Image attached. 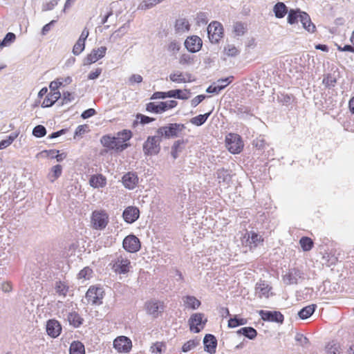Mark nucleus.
Segmentation results:
<instances>
[{
  "label": "nucleus",
  "mask_w": 354,
  "mask_h": 354,
  "mask_svg": "<svg viewBox=\"0 0 354 354\" xmlns=\"http://www.w3.org/2000/svg\"><path fill=\"white\" fill-rule=\"evenodd\" d=\"M186 127L180 123H170L156 130V133L162 138L170 139L183 137L185 135Z\"/></svg>",
  "instance_id": "nucleus-1"
},
{
  "label": "nucleus",
  "mask_w": 354,
  "mask_h": 354,
  "mask_svg": "<svg viewBox=\"0 0 354 354\" xmlns=\"http://www.w3.org/2000/svg\"><path fill=\"white\" fill-rule=\"evenodd\" d=\"M110 265L113 270L120 274L129 272L131 268L130 260L124 254H115Z\"/></svg>",
  "instance_id": "nucleus-2"
},
{
  "label": "nucleus",
  "mask_w": 354,
  "mask_h": 354,
  "mask_svg": "<svg viewBox=\"0 0 354 354\" xmlns=\"http://www.w3.org/2000/svg\"><path fill=\"white\" fill-rule=\"evenodd\" d=\"M162 138L157 133L156 136H149L143 144V151L147 156L158 154L160 151V142Z\"/></svg>",
  "instance_id": "nucleus-3"
},
{
  "label": "nucleus",
  "mask_w": 354,
  "mask_h": 354,
  "mask_svg": "<svg viewBox=\"0 0 354 354\" xmlns=\"http://www.w3.org/2000/svg\"><path fill=\"white\" fill-rule=\"evenodd\" d=\"M91 226L97 230H104L109 223V215L104 210L93 212L91 218Z\"/></svg>",
  "instance_id": "nucleus-4"
},
{
  "label": "nucleus",
  "mask_w": 354,
  "mask_h": 354,
  "mask_svg": "<svg viewBox=\"0 0 354 354\" xmlns=\"http://www.w3.org/2000/svg\"><path fill=\"white\" fill-rule=\"evenodd\" d=\"M207 34L212 43H218L223 36V28L222 24L216 21L211 22L207 27Z\"/></svg>",
  "instance_id": "nucleus-5"
},
{
  "label": "nucleus",
  "mask_w": 354,
  "mask_h": 354,
  "mask_svg": "<svg viewBox=\"0 0 354 354\" xmlns=\"http://www.w3.org/2000/svg\"><path fill=\"white\" fill-rule=\"evenodd\" d=\"M226 147L232 153H239L241 151L243 144L241 138L234 133H230L225 138Z\"/></svg>",
  "instance_id": "nucleus-6"
},
{
  "label": "nucleus",
  "mask_w": 354,
  "mask_h": 354,
  "mask_svg": "<svg viewBox=\"0 0 354 354\" xmlns=\"http://www.w3.org/2000/svg\"><path fill=\"white\" fill-rule=\"evenodd\" d=\"M122 247L128 252L134 253L140 249L141 244L138 238L133 234H130L124 239Z\"/></svg>",
  "instance_id": "nucleus-7"
},
{
  "label": "nucleus",
  "mask_w": 354,
  "mask_h": 354,
  "mask_svg": "<svg viewBox=\"0 0 354 354\" xmlns=\"http://www.w3.org/2000/svg\"><path fill=\"white\" fill-rule=\"evenodd\" d=\"M203 313H194L189 319V329L194 333H199L204 328L207 319L203 320Z\"/></svg>",
  "instance_id": "nucleus-8"
},
{
  "label": "nucleus",
  "mask_w": 354,
  "mask_h": 354,
  "mask_svg": "<svg viewBox=\"0 0 354 354\" xmlns=\"http://www.w3.org/2000/svg\"><path fill=\"white\" fill-rule=\"evenodd\" d=\"M103 292L101 288L90 287L86 293V299L88 303H91L93 305L101 304Z\"/></svg>",
  "instance_id": "nucleus-9"
},
{
  "label": "nucleus",
  "mask_w": 354,
  "mask_h": 354,
  "mask_svg": "<svg viewBox=\"0 0 354 354\" xmlns=\"http://www.w3.org/2000/svg\"><path fill=\"white\" fill-rule=\"evenodd\" d=\"M145 309L147 314L156 318L164 310V304L160 301L151 299L145 303Z\"/></svg>",
  "instance_id": "nucleus-10"
},
{
  "label": "nucleus",
  "mask_w": 354,
  "mask_h": 354,
  "mask_svg": "<svg viewBox=\"0 0 354 354\" xmlns=\"http://www.w3.org/2000/svg\"><path fill=\"white\" fill-rule=\"evenodd\" d=\"M117 140L118 139L115 137H111L110 136L106 135L101 138L100 142L104 147H107L109 149H116L122 151L127 147V144H120Z\"/></svg>",
  "instance_id": "nucleus-11"
},
{
  "label": "nucleus",
  "mask_w": 354,
  "mask_h": 354,
  "mask_svg": "<svg viewBox=\"0 0 354 354\" xmlns=\"http://www.w3.org/2000/svg\"><path fill=\"white\" fill-rule=\"evenodd\" d=\"M259 315L263 321L273 322L282 324L283 322V315L279 311H268L261 310L259 312Z\"/></svg>",
  "instance_id": "nucleus-12"
},
{
  "label": "nucleus",
  "mask_w": 354,
  "mask_h": 354,
  "mask_svg": "<svg viewBox=\"0 0 354 354\" xmlns=\"http://www.w3.org/2000/svg\"><path fill=\"white\" fill-rule=\"evenodd\" d=\"M303 277V273L297 268L290 269L288 273L283 276V281L286 285L297 284L299 280Z\"/></svg>",
  "instance_id": "nucleus-13"
},
{
  "label": "nucleus",
  "mask_w": 354,
  "mask_h": 354,
  "mask_svg": "<svg viewBox=\"0 0 354 354\" xmlns=\"http://www.w3.org/2000/svg\"><path fill=\"white\" fill-rule=\"evenodd\" d=\"M113 347L119 352H129L131 347L132 343L129 338L125 336H120L113 341Z\"/></svg>",
  "instance_id": "nucleus-14"
},
{
  "label": "nucleus",
  "mask_w": 354,
  "mask_h": 354,
  "mask_svg": "<svg viewBox=\"0 0 354 354\" xmlns=\"http://www.w3.org/2000/svg\"><path fill=\"white\" fill-rule=\"evenodd\" d=\"M233 76H230L224 79H219L214 85L209 86L207 89L206 92L208 93H218L224 89L228 84H230L232 80Z\"/></svg>",
  "instance_id": "nucleus-15"
},
{
  "label": "nucleus",
  "mask_w": 354,
  "mask_h": 354,
  "mask_svg": "<svg viewBox=\"0 0 354 354\" xmlns=\"http://www.w3.org/2000/svg\"><path fill=\"white\" fill-rule=\"evenodd\" d=\"M46 328L47 334L53 338L57 337L62 332L60 323L54 319H49L46 322Z\"/></svg>",
  "instance_id": "nucleus-16"
},
{
  "label": "nucleus",
  "mask_w": 354,
  "mask_h": 354,
  "mask_svg": "<svg viewBox=\"0 0 354 354\" xmlns=\"http://www.w3.org/2000/svg\"><path fill=\"white\" fill-rule=\"evenodd\" d=\"M185 46L189 52L196 53L201 48L202 40L198 36L189 37L185 41Z\"/></svg>",
  "instance_id": "nucleus-17"
},
{
  "label": "nucleus",
  "mask_w": 354,
  "mask_h": 354,
  "mask_svg": "<svg viewBox=\"0 0 354 354\" xmlns=\"http://www.w3.org/2000/svg\"><path fill=\"white\" fill-rule=\"evenodd\" d=\"M139 215L140 211L138 208L132 206L127 207L122 214L124 220L128 223L135 222L139 218Z\"/></svg>",
  "instance_id": "nucleus-18"
},
{
  "label": "nucleus",
  "mask_w": 354,
  "mask_h": 354,
  "mask_svg": "<svg viewBox=\"0 0 354 354\" xmlns=\"http://www.w3.org/2000/svg\"><path fill=\"white\" fill-rule=\"evenodd\" d=\"M122 181L127 189H133L138 183V177L136 173L128 172L123 176Z\"/></svg>",
  "instance_id": "nucleus-19"
},
{
  "label": "nucleus",
  "mask_w": 354,
  "mask_h": 354,
  "mask_svg": "<svg viewBox=\"0 0 354 354\" xmlns=\"http://www.w3.org/2000/svg\"><path fill=\"white\" fill-rule=\"evenodd\" d=\"M106 51L105 46H101L97 49H93L91 53L87 55L86 62L87 64L96 62L98 59L104 57Z\"/></svg>",
  "instance_id": "nucleus-20"
},
{
  "label": "nucleus",
  "mask_w": 354,
  "mask_h": 354,
  "mask_svg": "<svg viewBox=\"0 0 354 354\" xmlns=\"http://www.w3.org/2000/svg\"><path fill=\"white\" fill-rule=\"evenodd\" d=\"M169 80L175 83H185L187 82H191L192 75L188 73H183L178 71H174L171 73L169 76Z\"/></svg>",
  "instance_id": "nucleus-21"
},
{
  "label": "nucleus",
  "mask_w": 354,
  "mask_h": 354,
  "mask_svg": "<svg viewBox=\"0 0 354 354\" xmlns=\"http://www.w3.org/2000/svg\"><path fill=\"white\" fill-rule=\"evenodd\" d=\"M205 351L212 354L216 352L217 341L216 337L211 334H207L203 339Z\"/></svg>",
  "instance_id": "nucleus-22"
},
{
  "label": "nucleus",
  "mask_w": 354,
  "mask_h": 354,
  "mask_svg": "<svg viewBox=\"0 0 354 354\" xmlns=\"http://www.w3.org/2000/svg\"><path fill=\"white\" fill-rule=\"evenodd\" d=\"M299 21L302 24L304 28L309 32H314L315 30V26L311 22L310 16L306 12H299Z\"/></svg>",
  "instance_id": "nucleus-23"
},
{
  "label": "nucleus",
  "mask_w": 354,
  "mask_h": 354,
  "mask_svg": "<svg viewBox=\"0 0 354 354\" xmlns=\"http://www.w3.org/2000/svg\"><path fill=\"white\" fill-rule=\"evenodd\" d=\"M89 184L93 188L104 187L106 185V178L102 174L93 175L89 179Z\"/></svg>",
  "instance_id": "nucleus-24"
},
{
  "label": "nucleus",
  "mask_w": 354,
  "mask_h": 354,
  "mask_svg": "<svg viewBox=\"0 0 354 354\" xmlns=\"http://www.w3.org/2000/svg\"><path fill=\"white\" fill-rule=\"evenodd\" d=\"M67 320L69 324L75 328L80 327L83 323V318L75 311H72L68 313Z\"/></svg>",
  "instance_id": "nucleus-25"
},
{
  "label": "nucleus",
  "mask_w": 354,
  "mask_h": 354,
  "mask_svg": "<svg viewBox=\"0 0 354 354\" xmlns=\"http://www.w3.org/2000/svg\"><path fill=\"white\" fill-rule=\"evenodd\" d=\"M270 288L264 282L257 283L255 288L256 295L261 298L263 297L268 298L270 295Z\"/></svg>",
  "instance_id": "nucleus-26"
},
{
  "label": "nucleus",
  "mask_w": 354,
  "mask_h": 354,
  "mask_svg": "<svg viewBox=\"0 0 354 354\" xmlns=\"http://www.w3.org/2000/svg\"><path fill=\"white\" fill-rule=\"evenodd\" d=\"M61 97L59 91L52 92L48 94L42 102L43 107H50L53 105Z\"/></svg>",
  "instance_id": "nucleus-27"
},
{
  "label": "nucleus",
  "mask_w": 354,
  "mask_h": 354,
  "mask_svg": "<svg viewBox=\"0 0 354 354\" xmlns=\"http://www.w3.org/2000/svg\"><path fill=\"white\" fill-rule=\"evenodd\" d=\"M189 30V21L184 18L176 19L175 30L177 33H183Z\"/></svg>",
  "instance_id": "nucleus-28"
},
{
  "label": "nucleus",
  "mask_w": 354,
  "mask_h": 354,
  "mask_svg": "<svg viewBox=\"0 0 354 354\" xmlns=\"http://www.w3.org/2000/svg\"><path fill=\"white\" fill-rule=\"evenodd\" d=\"M216 176L219 183H228L231 180V176L229 171L224 168L218 169L216 173Z\"/></svg>",
  "instance_id": "nucleus-29"
},
{
  "label": "nucleus",
  "mask_w": 354,
  "mask_h": 354,
  "mask_svg": "<svg viewBox=\"0 0 354 354\" xmlns=\"http://www.w3.org/2000/svg\"><path fill=\"white\" fill-rule=\"evenodd\" d=\"M316 308H317V306L315 304H311V305L307 306L303 308L302 309H301L298 312V316L301 319H306L313 314Z\"/></svg>",
  "instance_id": "nucleus-30"
},
{
  "label": "nucleus",
  "mask_w": 354,
  "mask_h": 354,
  "mask_svg": "<svg viewBox=\"0 0 354 354\" xmlns=\"http://www.w3.org/2000/svg\"><path fill=\"white\" fill-rule=\"evenodd\" d=\"M70 354H85L84 345L80 341H73L70 346Z\"/></svg>",
  "instance_id": "nucleus-31"
},
{
  "label": "nucleus",
  "mask_w": 354,
  "mask_h": 354,
  "mask_svg": "<svg viewBox=\"0 0 354 354\" xmlns=\"http://www.w3.org/2000/svg\"><path fill=\"white\" fill-rule=\"evenodd\" d=\"M273 12H274L277 18L281 19L286 15L288 12V8L283 2H278L274 5Z\"/></svg>",
  "instance_id": "nucleus-32"
},
{
  "label": "nucleus",
  "mask_w": 354,
  "mask_h": 354,
  "mask_svg": "<svg viewBox=\"0 0 354 354\" xmlns=\"http://www.w3.org/2000/svg\"><path fill=\"white\" fill-rule=\"evenodd\" d=\"M68 286L61 281H57L55 283V290L59 296L65 297L68 292Z\"/></svg>",
  "instance_id": "nucleus-33"
},
{
  "label": "nucleus",
  "mask_w": 354,
  "mask_h": 354,
  "mask_svg": "<svg viewBox=\"0 0 354 354\" xmlns=\"http://www.w3.org/2000/svg\"><path fill=\"white\" fill-rule=\"evenodd\" d=\"M186 307L192 309H197L201 306V301L194 296H186L184 299Z\"/></svg>",
  "instance_id": "nucleus-34"
},
{
  "label": "nucleus",
  "mask_w": 354,
  "mask_h": 354,
  "mask_svg": "<svg viewBox=\"0 0 354 354\" xmlns=\"http://www.w3.org/2000/svg\"><path fill=\"white\" fill-rule=\"evenodd\" d=\"M238 334H241L250 339H254L257 335V330L252 327H243L237 331Z\"/></svg>",
  "instance_id": "nucleus-35"
},
{
  "label": "nucleus",
  "mask_w": 354,
  "mask_h": 354,
  "mask_svg": "<svg viewBox=\"0 0 354 354\" xmlns=\"http://www.w3.org/2000/svg\"><path fill=\"white\" fill-rule=\"evenodd\" d=\"M62 172V167L60 165H57L51 168V171L48 175V178L53 183L61 176Z\"/></svg>",
  "instance_id": "nucleus-36"
},
{
  "label": "nucleus",
  "mask_w": 354,
  "mask_h": 354,
  "mask_svg": "<svg viewBox=\"0 0 354 354\" xmlns=\"http://www.w3.org/2000/svg\"><path fill=\"white\" fill-rule=\"evenodd\" d=\"M211 113H212V111H209L207 113H205L203 115L201 114L196 117H194L190 120V122L192 124H193L196 126H201L206 122L207 118L209 117Z\"/></svg>",
  "instance_id": "nucleus-37"
},
{
  "label": "nucleus",
  "mask_w": 354,
  "mask_h": 354,
  "mask_svg": "<svg viewBox=\"0 0 354 354\" xmlns=\"http://www.w3.org/2000/svg\"><path fill=\"white\" fill-rule=\"evenodd\" d=\"M325 349L326 354H340L341 353L339 344L333 341L329 342Z\"/></svg>",
  "instance_id": "nucleus-38"
},
{
  "label": "nucleus",
  "mask_w": 354,
  "mask_h": 354,
  "mask_svg": "<svg viewBox=\"0 0 354 354\" xmlns=\"http://www.w3.org/2000/svg\"><path fill=\"white\" fill-rule=\"evenodd\" d=\"M146 110L148 112L155 113H161L165 112L162 106H161V102L158 104H155L154 102H149L147 104Z\"/></svg>",
  "instance_id": "nucleus-39"
},
{
  "label": "nucleus",
  "mask_w": 354,
  "mask_h": 354,
  "mask_svg": "<svg viewBox=\"0 0 354 354\" xmlns=\"http://www.w3.org/2000/svg\"><path fill=\"white\" fill-rule=\"evenodd\" d=\"M168 97H174L181 100H187L189 96L187 93H183L180 89L171 90L167 92Z\"/></svg>",
  "instance_id": "nucleus-40"
},
{
  "label": "nucleus",
  "mask_w": 354,
  "mask_h": 354,
  "mask_svg": "<svg viewBox=\"0 0 354 354\" xmlns=\"http://www.w3.org/2000/svg\"><path fill=\"white\" fill-rule=\"evenodd\" d=\"M248 321L244 318H239L236 316L230 318L228 321V327L230 328H235L239 326L245 325L247 324Z\"/></svg>",
  "instance_id": "nucleus-41"
},
{
  "label": "nucleus",
  "mask_w": 354,
  "mask_h": 354,
  "mask_svg": "<svg viewBox=\"0 0 354 354\" xmlns=\"http://www.w3.org/2000/svg\"><path fill=\"white\" fill-rule=\"evenodd\" d=\"M301 247L304 251H309L313 246V241L310 238L304 236L299 241Z\"/></svg>",
  "instance_id": "nucleus-42"
},
{
  "label": "nucleus",
  "mask_w": 354,
  "mask_h": 354,
  "mask_svg": "<svg viewBox=\"0 0 354 354\" xmlns=\"http://www.w3.org/2000/svg\"><path fill=\"white\" fill-rule=\"evenodd\" d=\"M248 241H249L250 248L257 247L259 243L263 241L261 236L255 232H252L251 236H248Z\"/></svg>",
  "instance_id": "nucleus-43"
},
{
  "label": "nucleus",
  "mask_w": 354,
  "mask_h": 354,
  "mask_svg": "<svg viewBox=\"0 0 354 354\" xmlns=\"http://www.w3.org/2000/svg\"><path fill=\"white\" fill-rule=\"evenodd\" d=\"M199 340L197 339H190L183 344L182 351L185 353L188 352L196 347L199 344Z\"/></svg>",
  "instance_id": "nucleus-44"
},
{
  "label": "nucleus",
  "mask_w": 354,
  "mask_h": 354,
  "mask_svg": "<svg viewBox=\"0 0 354 354\" xmlns=\"http://www.w3.org/2000/svg\"><path fill=\"white\" fill-rule=\"evenodd\" d=\"M299 12H301V11L299 10H293V9H291L288 12L287 19H288V22L290 24H293L295 22H297L298 19H299Z\"/></svg>",
  "instance_id": "nucleus-45"
},
{
  "label": "nucleus",
  "mask_w": 354,
  "mask_h": 354,
  "mask_svg": "<svg viewBox=\"0 0 354 354\" xmlns=\"http://www.w3.org/2000/svg\"><path fill=\"white\" fill-rule=\"evenodd\" d=\"M246 28L241 22H236L233 25V31L236 36H242L245 32Z\"/></svg>",
  "instance_id": "nucleus-46"
},
{
  "label": "nucleus",
  "mask_w": 354,
  "mask_h": 354,
  "mask_svg": "<svg viewBox=\"0 0 354 354\" xmlns=\"http://www.w3.org/2000/svg\"><path fill=\"white\" fill-rule=\"evenodd\" d=\"M85 48V41L81 39L77 41L73 48V53L75 55H80Z\"/></svg>",
  "instance_id": "nucleus-47"
},
{
  "label": "nucleus",
  "mask_w": 354,
  "mask_h": 354,
  "mask_svg": "<svg viewBox=\"0 0 354 354\" xmlns=\"http://www.w3.org/2000/svg\"><path fill=\"white\" fill-rule=\"evenodd\" d=\"M46 134V129L43 125H37L32 130V135L37 138L44 137Z\"/></svg>",
  "instance_id": "nucleus-48"
},
{
  "label": "nucleus",
  "mask_w": 354,
  "mask_h": 354,
  "mask_svg": "<svg viewBox=\"0 0 354 354\" xmlns=\"http://www.w3.org/2000/svg\"><path fill=\"white\" fill-rule=\"evenodd\" d=\"M196 24L200 25H205L208 22V15L206 12H199L196 16Z\"/></svg>",
  "instance_id": "nucleus-49"
},
{
  "label": "nucleus",
  "mask_w": 354,
  "mask_h": 354,
  "mask_svg": "<svg viewBox=\"0 0 354 354\" xmlns=\"http://www.w3.org/2000/svg\"><path fill=\"white\" fill-rule=\"evenodd\" d=\"M132 136L131 131L123 130L118 133L117 139L122 140L123 142L129 140Z\"/></svg>",
  "instance_id": "nucleus-50"
},
{
  "label": "nucleus",
  "mask_w": 354,
  "mask_h": 354,
  "mask_svg": "<svg viewBox=\"0 0 354 354\" xmlns=\"http://www.w3.org/2000/svg\"><path fill=\"white\" fill-rule=\"evenodd\" d=\"M253 145L259 150L266 149L267 143L262 138H257L253 141Z\"/></svg>",
  "instance_id": "nucleus-51"
},
{
  "label": "nucleus",
  "mask_w": 354,
  "mask_h": 354,
  "mask_svg": "<svg viewBox=\"0 0 354 354\" xmlns=\"http://www.w3.org/2000/svg\"><path fill=\"white\" fill-rule=\"evenodd\" d=\"M224 50L228 56H236L239 53L238 49L233 45H227Z\"/></svg>",
  "instance_id": "nucleus-52"
},
{
  "label": "nucleus",
  "mask_w": 354,
  "mask_h": 354,
  "mask_svg": "<svg viewBox=\"0 0 354 354\" xmlns=\"http://www.w3.org/2000/svg\"><path fill=\"white\" fill-rule=\"evenodd\" d=\"M177 102L176 100H169L166 102H161V106H162L163 109L165 111L167 110L171 109L172 108H174L177 106Z\"/></svg>",
  "instance_id": "nucleus-53"
},
{
  "label": "nucleus",
  "mask_w": 354,
  "mask_h": 354,
  "mask_svg": "<svg viewBox=\"0 0 354 354\" xmlns=\"http://www.w3.org/2000/svg\"><path fill=\"white\" fill-rule=\"evenodd\" d=\"M185 142H186L184 140H178L174 142L173 146L171 147V149L181 152L183 149V146Z\"/></svg>",
  "instance_id": "nucleus-54"
},
{
  "label": "nucleus",
  "mask_w": 354,
  "mask_h": 354,
  "mask_svg": "<svg viewBox=\"0 0 354 354\" xmlns=\"http://www.w3.org/2000/svg\"><path fill=\"white\" fill-rule=\"evenodd\" d=\"M136 118L140 119V123L142 124H148V123L155 120V119L153 118H150L149 116L142 115L141 113L137 114Z\"/></svg>",
  "instance_id": "nucleus-55"
},
{
  "label": "nucleus",
  "mask_w": 354,
  "mask_h": 354,
  "mask_svg": "<svg viewBox=\"0 0 354 354\" xmlns=\"http://www.w3.org/2000/svg\"><path fill=\"white\" fill-rule=\"evenodd\" d=\"M92 273V270L89 268H84L78 274L79 279H88Z\"/></svg>",
  "instance_id": "nucleus-56"
},
{
  "label": "nucleus",
  "mask_w": 354,
  "mask_h": 354,
  "mask_svg": "<svg viewBox=\"0 0 354 354\" xmlns=\"http://www.w3.org/2000/svg\"><path fill=\"white\" fill-rule=\"evenodd\" d=\"M180 44L176 41H173L169 44L168 50L174 54L180 50Z\"/></svg>",
  "instance_id": "nucleus-57"
},
{
  "label": "nucleus",
  "mask_w": 354,
  "mask_h": 354,
  "mask_svg": "<svg viewBox=\"0 0 354 354\" xmlns=\"http://www.w3.org/2000/svg\"><path fill=\"white\" fill-rule=\"evenodd\" d=\"M59 0H51L43 6L42 10L47 11L53 10L58 3Z\"/></svg>",
  "instance_id": "nucleus-58"
},
{
  "label": "nucleus",
  "mask_w": 354,
  "mask_h": 354,
  "mask_svg": "<svg viewBox=\"0 0 354 354\" xmlns=\"http://www.w3.org/2000/svg\"><path fill=\"white\" fill-rule=\"evenodd\" d=\"M15 35L12 32H8L3 39V45L6 46L8 43L13 42L15 39Z\"/></svg>",
  "instance_id": "nucleus-59"
},
{
  "label": "nucleus",
  "mask_w": 354,
  "mask_h": 354,
  "mask_svg": "<svg viewBox=\"0 0 354 354\" xmlns=\"http://www.w3.org/2000/svg\"><path fill=\"white\" fill-rule=\"evenodd\" d=\"M295 340L299 342L301 346H306L309 343L308 339L299 333L295 335Z\"/></svg>",
  "instance_id": "nucleus-60"
},
{
  "label": "nucleus",
  "mask_w": 354,
  "mask_h": 354,
  "mask_svg": "<svg viewBox=\"0 0 354 354\" xmlns=\"http://www.w3.org/2000/svg\"><path fill=\"white\" fill-rule=\"evenodd\" d=\"M206 96L205 95H198L194 97L191 101V105L193 107H196L198 106L205 98Z\"/></svg>",
  "instance_id": "nucleus-61"
},
{
  "label": "nucleus",
  "mask_w": 354,
  "mask_h": 354,
  "mask_svg": "<svg viewBox=\"0 0 354 354\" xmlns=\"http://www.w3.org/2000/svg\"><path fill=\"white\" fill-rule=\"evenodd\" d=\"M142 82V77L138 74H133L129 78V82L130 84L134 83H140Z\"/></svg>",
  "instance_id": "nucleus-62"
},
{
  "label": "nucleus",
  "mask_w": 354,
  "mask_h": 354,
  "mask_svg": "<svg viewBox=\"0 0 354 354\" xmlns=\"http://www.w3.org/2000/svg\"><path fill=\"white\" fill-rule=\"evenodd\" d=\"M63 85V82L60 81V80L57 79L55 81H53L50 84V88L53 92L57 91V88Z\"/></svg>",
  "instance_id": "nucleus-63"
},
{
  "label": "nucleus",
  "mask_w": 354,
  "mask_h": 354,
  "mask_svg": "<svg viewBox=\"0 0 354 354\" xmlns=\"http://www.w3.org/2000/svg\"><path fill=\"white\" fill-rule=\"evenodd\" d=\"M96 113V111L93 109H88L86 111H84L81 117L83 119H87L88 118H91V116L94 115Z\"/></svg>",
  "instance_id": "nucleus-64"
}]
</instances>
